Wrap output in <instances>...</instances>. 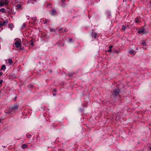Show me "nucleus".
Segmentation results:
<instances>
[{
    "label": "nucleus",
    "instance_id": "6ab92c4d",
    "mask_svg": "<svg viewBox=\"0 0 151 151\" xmlns=\"http://www.w3.org/2000/svg\"><path fill=\"white\" fill-rule=\"evenodd\" d=\"M12 63V60L10 59H9L8 60V63L11 64Z\"/></svg>",
    "mask_w": 151,
    "mask_h": 151
},
{
    "label": "nucleus",
    "instance_id": "7c9ffc66",
    "mask_svg": "<svg viewBox=\"0 0 151 151\" xmlns=\"http://www.w3.org/2000/svg\"><path fill=\"white\" fill-rule=\"evenodd\" d=\"M3 74V73L2 72H0V76H1Z\"/></svg>",
    "mask_w": 151,
    "mask_h": 151
},
{
    "label": "nucleus",
    "instance_id": "393cba45",
    "mask_svg": "<svg viewBox=\"0 0 151 151\" xmlns=\"http://www.w3.org/2000/svg\"><path fill=\"white\" fill-rule=\"evenodd\" d=\"M27 136L28 138H30L31 137V135L30 134H27Z\"/></svg>",
    "mask_w": 151,
    "mask_h": 151
},
{
    "label": "nucleus",
    "instance_id": "a878e982",
    "mask_svg": "<svg viewBox=\"0 0 151 151\" xmlns=\"http://www.w3.org/2000/svg\"><path fill=\"white\" fill-rule=\"evenodd\" d=\"M141 44L142 45H146V43L145 42H143L141 43Z\"/></svg>",
    "mask_w": 151,
    "mask_h": 151
},
{
    "label": "nucleus",
    "instance_id": "423d86ee",
    "mask_svg": "<svg viewBox=\"0 0 151 151\" xmlns=\"http://www.w3.org/2000/svg\"><path fill=\"white\" fill-rule=\"evenodd\" d=\"M8 22V20L4 21L3 22H0V25L1 26H3L5 24L7 23Z\"/></svg>",
    "mask_w": 151,
    "mask_h": 151
},
{
    "label": "nucleus",
    "instance_id": "a211bd4d",
    "mask_svg": "<svg viewBox=\"0 0 151 151\" xmlns=\"http://www.w3.org/2000/svg\"><path fill=\"white\" fill-rule=\"evenodd\" d=\"M32 19L35 22H36L37 20V17H33L32 18Z\"/></svg>",
    "mask_w": 151,
    "mask_h": 151
},
{
    "label": "nucleus",
    "instance_id": "c756f323",
    "mask_svg": "<svg viewBox=\"0 0 151 151\" xmlns=\"http://www.w3.org/2000/svg\"><path fill=\"white\" fill-rule=\"evenodd\" d=\"M3 81V80H1L0 81V84H1L2 83Z\"/></svg>",
    "mask_w": 151,
    "mask_h": 151
},
{
    "label": "nucleus",
    "instance_id": "72a5a7b5",
    "mask_svg": "<svg viewBox=\"0 0 151 151\" xmlns=\"http://www.w3.org/2000/svg\"><path fill=\"white\" fill-rule=\"evenodd\" d=\"M46 21H45V22H44V24H46Z\"/></svg>",
    "mask_w": 151,
    "mask_h": 151
},
{
    "label": "nucleus",
    "instance_id": "9d476101",
    "mask_svg": "<svg viewBox=\"0 0 151 151\" xmlns=\"http://www.w3.org/2000/svg\"><path fill=\"white\" fill-rule=\"evenodd\" d=\"M6 69V66L4 65H3L1 66V70H3L4 71Z\"/></svg>",
    "mask_w": 151,
    "mask_h": 151
},
{
    "label": "nucleus",
    "instance_id": "2f4dec72",
    "mask_svg": "<svg viewBox=\"0 0 151 151\" xmlns=\"http://www.w3.org/2000/svg\"><path fill=\"white\" fill-rule=\"evenodd\" d=\"M54 92H56V90L55 89H54Z\"/></svg>",
    "mask_w": 151,
    "mask_h": 151
},
{
    "label": "nucleus",
    "instance_id": "e433bc0d",
    "mask_svg": "<svg viewBox=\"0 0 151 151\" xmlns=\"http://www.w3.org/2000/svg\"><path fill=\"white\" fill-rule=\"evenodd\" d=\"M1 122V119H0V122Z\"/></svg>",
    "mask_w": 151,
    "mask_h": 151
},
{
    "label": "nucleus",
    "instance_id": "cd10ccee",
    "mask_svg": "<svg viewBox=\"0 0 151 151\" xmlns=\"http://www.w3.org/2000/svg\"><path fill=\"white\" fill-rule=\"evenodd\" d=\"M111 49L110 48H109V50H108V52H111Z\"/></svg>",
    "mask_w": 151,
    "mask_h": 151
},
{
    "label": "nucleus",
    "instance_id": "bb28decb",
    "mask_svg": "<svg viewBox=\"0 0 151 151\" xmlns=\"http://www.w3.org/2000/svg\"><path fill=\"white\" fill-rule=\"evenodd\" d=\"M72 39L71 38H69V42H71L72 41Z\"/></svg>",
    "mask_w": 151,
    "mask_h": 151
},
{
    "label": "nucleus",
    "instance_id": "0eeeda50",
    "mask_svg": "<svg viewBox=\"0 0 151 151\" xmlns=\"http://www.w3.org/2000/svg\"><path fill=\"white\" fill-rule=\"evenodd\" d=\"M57 12L55 10L53 9L51 12V14L52 15L54 16L57 14Z\"/></svg>",
    "mask_w": 151,
    "mask_h": 151
},
{
    "label": "nucleus",
    "instance_id": "4468645a",
    "mask_svg": "<svg viewBox=\"0 0 151 151\" xmlns=\"http://www.w3.org/2000/svg\"><path fill=\"white\" fill-rule=\"evenodd\" d=\"M30 45L32 46H34V44L33 43V40H31L30 41Z\"/></svg>",
    "mask_w": 151,
    "mask_h": 151
},
{
    "label": "nucleus",
    "instance_id": "4be33fe9",
    "mask_svg": "<svg viewBox=\"0 0 151 151\" xmlns=\"http://www.w3.org/2000/svg\"><path fill=\"white\" fill-rule=\"evenodd\" d=\"M129 52L131 54H133L134 53V51L133 50H131L129 51Z\"/></svg>",
    "mask_w": 151,
    "mask_h": 151
},
{
    "label": "nucleus",
    "instance_id": "f8f14e48",
    "mask_svg": "<svg viewBox=\"0 0 151 151\" xmlns=\"http://www.w3.org/2000/svg\"><path fill=\"white\" fill-rule=\"evenodd\" d=\"M27 147V145L26 144H24L22 145V148L23 149H24Z\"/></svg>",
    "mask_w": 151,
    "mask_h": 151
},
{
    "label": "nucleus",
    "instance_id": "9b49d317",
    "mask_svg": "<svg viewBox=\"0 0 151 151\" xmlns=\"http://www.w3.org/2000/svg\"><path fill=\"white\" fill-rule=\"evenodd\" d=\"M3 1L4 2V4H5V5H6L9 2V0H3Z\"/></svg>",
    "mask_w": 151,
    "mask_h": 151
},
{
    "label": "nucleus",
    "instance_id": "2eb2a0df",
    "mask_svg": "<svg viewBox=\"0 0 151 151\" xmlns=\"http://www.w3.org/2000/svg\"><path fill=\"white\" fill-rule=\"evenodd\" d=\"M26 24L25 23H24L21 27V28L22 29H23L25 27H26Z\"/></svg>",
    "mask_w": 151,
    "mask_h": 151
},
{
    "label": "nucleus",
    "instance_id": "6e6552de",
    "mask_svg": "<svg viewBox=\"0 0 151 151\" xmlns=\"http://www.w3.org/2000/svg\"><path fill=\"white\" fill-rule=\"evenodd\" d=\"M9 28L11 30H12L14 27V26L13 24L12 23L9 24L8 25Z\"/></svg>",
    "mask_w": 151,
    "mask_h": 151
},
{
    "label": "nucleus",
    "instance_id": "a19ab883",
    "mask_svg": "<svg viewBox=\"0 0 151 151\" xmlns=\"http://www.w3.org/2000/svg\"><path fill=\"white\" fill-rule=\"evenodd\" d=\"M150 149H151V147H150Z\"/></svg>",
    "mask_w": 151,
    "mask_h": 151
},
{
    "label": "nucleus",
    "instance_id": "f3484780",
    "mask_svg": "<svg viewBox=\"0 0 151 151\" xmlns=\"http://www.w3.org/2000/svg\"><path fill=\"white\" fill-rule=\"evenodd\" d=\"M92 37H93L95 38H96L97 37V33L95 32L94 34L92 35Z\"/></svg>",
    "mask_w": 151,
    "mask_h": 151
},
{
    "label": "nucleus",
    "instance_id": "ddd939ff",
    "mask_svg": "<svg viewBox=\"0 0 151 151\" xmlns=\"http://www.w3.org/2000/svg\"><path fill=\"white\" fill-rule=\"evenodd\" d=\"M0 12L2 13L5 12V9L4 8H2L0 9Z\"/></svg>",
    "mask_w": 151,
    "mask_h": 151
},
{
    "label": "nucleus",
    "instance_id": "c85d7f7f",
    "mask_svg": "<svg viewBox=\"0 0 151 151\" xmlns=\"http://www.w3.org/2000/svg\"><path fill=\"white\" fill-rule=\"evenodd\" d=\"M112 47V45H110L109 47V48H110V49H111V48Z\"/></svg>",
    "mask_w": 151,
    "mask_h": 151
},
{
    "label": "nucleus",
    "instance_id": "20e7f679",
    "mask_svg": "<svg viewBox=\"0 0 151 151\" xmlns=\"http://www.w3.org/2000/svg\"><path fill=\"white\" fill-rule=\"evenodd\" d=\"M105 14L108 18L109 19L111 18V14L110 11H106Z\"/></svg>",
    "mask_w": 151,
    "mask_h": 151
},
{
    "label": "nucleus",
    "instance_id": "7ed1b4c3",
    "mask_svg": "<svg viewBox=\"0 0 151 151\" xmlns=\"http://www.w3.org/2000/svg\"><path fill=\"white\" fill-rule=\"evenodd\" d=\"M21 40L18 39V40H16L15 42L14 43L15 47L17 48L19 47L21 45Z\"/></svg>",
    "mask_w": 151,
    "mask_h": 151
},
{
    "label": "nucleus",
    "instance_id": "412c9836",
    "mask_svg": "<svg viewBox=\"0 0 151 151\" xmlns=\"http://www.w3.org/2000/svg\"><path fill=\"white\" fill-rule=\"evenodd\" d=\"M144 32V30L143 29L141 30H140L138 31V33L139 34H141V33H142Z\"/></svg>",
    "mask_w": 151,
    "mask_h": 151
},
{
    "label": "nucleus",
    "instance_id": "b1692460",
    "mask_svg": "<svg viewBox=\"0 0 151 151\" xmlns=\"http://www.w3.org/2000/svg\"><path fill=\"white\" fill-rule=\"evenodd\" d=\"M139 19H135V22L136 23H137L139 22Z\"/></svg>",
    "mask_w": 151,
    "mask_h": 151
},
{
    "label": "nucleus",
    "instance_id": "f257e3e1",
    "mask_svg": "<svg viewBox=\"0 0 151 151\" xmlns=\"http://www.w3.org/2000/svg\"><path fill=\"white\" fill-rule=\"evenodd\" d=\"M18 108V105L17 104L11 106L9 109L8 113L13 114L16 113L17 111Z\"/></svg>",
    "mask_w": 151,
    "mask_h": 151
},
{
    "label": "nucleus",
    "instance_id": "4c0bfd02",
    "mask_svg": "<svg viewBox=\"0 0 151 151\" xmlns=\"http://www.w3.org/2000/svg\"><path fill=\"white\" fill-rule=\"evenodd\" d=\"M127 27H128V26H127Z\"/></svg>",
    "mask_w": 151,
    "mask_h": 151
},
{
    "label": "nucleus",
    "instance_id": "f03ea898",
    "mask_svg": "<svg viewBox=\"0 0 151 151\" xmlns=\"http://www.w3.org/2000/svg\"><path fill=\"white\" fill-rule=\"evenodd\" d=\"M113 93L112 94L114 97H115L116 96H117L119 93L120 92L119 90V89L117 88L116 89H114L113 90Z\"/></svg>",
    "mask_w": 151,
    "mask_h": 151
},
{
    "label": "nucleus",
    "instance_id": "f704fd0d",
    "mask_svg": "<svg viewBox=\"0 0 151 151\" xmlns=\"http://www.w3.org/2000/svg\"><path fill=\"white\" fill-rule=\"evenodd\" d=\"M27 16V17H29V16Z\"/></svg>",
    "mask_w": 151,
    "mask_h": 151
},
{
    "label": "nucleus",
    "instance_id": "39448f33",
    "mask_svg": "<svg viewBox=\"0 0 151 151\" xmlns=\"http://www.w3.org/2000/svg\"><path fill=\"white\" fill-rule=\"evenodd\" d=\"M59 31L60 32L62 33H63L64 32H67V30L65 29H63V28H61L59 29Z\"/></svg>",
    "mask_w": 151,
    "mask_h": 151
},
{
    "label": "nucleus",
    "instance_id": "dca6fc26",
    "mask_svg": "<svg viewBox=\"0 0 151 151\" xmlns=\"http://www.w3.org/2000/svg\"><path fill=\"white\" fill-rule=\"evenodd\" d=\"M21 6V5L19 4L17 5L16 6V9H19Z\"/></svg>",
    "mask_w": 151,
    "mask_h": 151
},
{
    "label": "nucleus",
    "instance_id": "473e14b6",
    "mask_svg": "<svg viewBox=\"0 0 151 151\" xmlns=\"http://www.w3.org/2000/svg\"><path fill=\"white\" fill-rule=\"evenodd\" d=\"M53 96H55V95H56V94H55V93H53Z\"/></svg>",
    "mask_w": 151,
    "mask_h": 151
},
{
    "label": "nucleus",
    "instance_id": "1a4fd4ad",
    "mask_svg": "<svg viewBox=\"0 0 151 151\" xmlns=\"http://www.w3.org/2000/svg\"><path fill=\"white\" fill-rule=\"evenodd\" d=\"M5 5L3 0H0V7H1Z\"/></svg>",
    "mask_w": 151,
    "mask_h": 151
},
{
    "label": "nucleus",
    "instance_id": "c9c22d12",
    "mask_svg": "<svg viewBox=\"0 0 151 151\" xmlns=\"http://www.w3.org/2000/svg\"><path fill=\"white\" fill-rule=\"evenodd\" d=\"M136 50H138V48H136Z\"/></svg>",
    "mask_w": 151,
    "mask_h": 151
},
{
    "label": "nucleus",
    "instance_id": "5701e85b",
    "mask_svg": "<svg viewBox=\"0 0 151 151\" xmlns=\"http://www.w3.org/2000/svg\"><path fill=\"white\" fill-rule=\"evenodd\" d=\"M50 31V32H55V29L53 28H51Z\"/></svg>",
    "mask_w": 151,
    "mask_h": 151
},
{
    "label": "nucleus",
    "instance_id": "ea45409f",
    "mask_svg": "<svg viewBox=\"0 0 151 151\" xmlns=\"http://www.w3.org/2000/svg\"><path fill=\"white\" fill-rule=\"evenodd\" d=\"M0 39H1V37H0Z\"/></svg>",
    "mask_w": 151,
    "mask_h": 151
},
{
    "label": "nucleus",
    "instance_id": "aec40b11",
    "mask_svg": "<svg viewBox=\"0 0 151 151\" xmlns=\"http://www.w3.org/2000/svg\"><path fill=\"white\" fill-rule=\"evenodd\" d=\"M125 29H126V27L125 26H124V25H123L122 26V30L124 31L125 30Z\"/></svg>",
    "mask_w": 151,
    "mask_h": 151
},
{
    "label": "nucleus",
    "instance_id": "58836bf2",
    "mask_svg": "<svg viewBox=\"0 0 151 151\" xmlns=\"http://www.w3.org/2000/svg\"><path fill=\"white\" fill-rule=\"evenodd\" d=\"M36 0H33V1H36Z\"/></svg>",
    "mask_w": 151,
    "mask_h": 151
}]
</instances>
